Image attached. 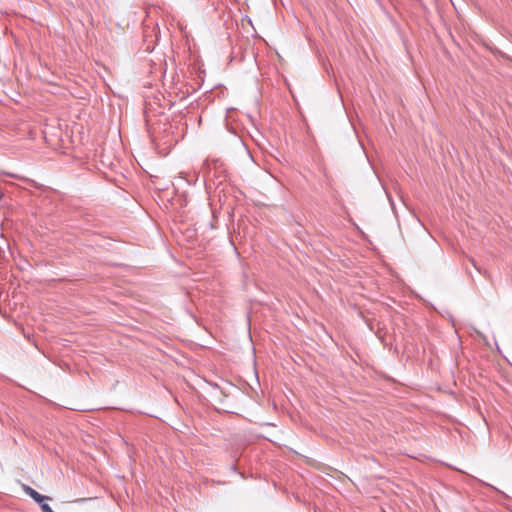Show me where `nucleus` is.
<instances>
[{
  "mask_svg": "<svg viewBox=\"0 0 512 512\" xmlns=\"http://www.w3.org/2000/svg\"><path fill=\"white\" fill-rule=\"evenodd\" d=\"M172 104L168 98H149V101L145 102L144 105L147 121L152 117L164 114L165 109L170 108Z\"/></svg>",
  "mask_w": 512,
  "mask_h": 512,
  "instance_id": "nucleus-1",
  "label": "nucleus"
},
{
  "mask_svg": "<svg viewBox=\"0 0 512 512\" xmlns=\"http://www.w3.org/2000/svg\"><path fill=\"white\" fill-rule=\"evenodd\" d=\"M39 505H40V507H41L42 512H54V511L52 510V508H51L47 503L42 502V503H41V504H39Z\"/></svg>",
  "mask_w": 512,
  "mask_h": 512,
  "instance_id": "nucleus-3",
  "label": "nucleus"
},
{
  "mask_svg": "<svg viewBox=\"0 0 512 512\" xmlns=\"http://www.w3.org/2000/svg\"><path fill=\"white\" fill-rule=\"evenodd\" d=\"M23 490L24 492L30 496L35 502H37L38 504H41L42 502H44L45 500H48L50 499L49 497L47 496H44L40 493H38L35 489H33L32 487L28 486V485H23Z\"/></svg>",
  "mask_w": 512,
  "mask_h": 512,
  "instance_id": "nucleus-2",
  "label": "nucleus"
},
{
  "mask_svg": "<svg viewBox=\"0 0 512 512\" xmlns=\"http://www.w3.org/2000/svg\"><path fill=\"white\" fill-rule=\"evenodd\" d=\"M469 261H470V263H471V264H472V265H473V266H474L478 271H480V270H479V268H478V267H477V265H476L475 260H474L473 258H469Z\"/></svg>",
  "mask_w": 512,
  "mask_h": 512,
  "instance_id": "nucleus-4",
  "label": "nucleus"
}]
</instances>
